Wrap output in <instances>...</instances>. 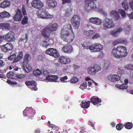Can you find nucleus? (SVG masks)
Wrapping results in <instances>:
<instances>
[{"instance_id":"obj_37","label":"nucleus","mask_w":133,"mask_h":133,"mask_svg":"<svg viewBox=\"0 0 133 133\" xmlns=\"http://www.w3.org/2000/svg\"><path fill=\"white\" fill-rule=\"evenodd\" d=\"M91 81H89L88 82V86L89 87H92V86L93 85H94L96 86L98 84L97 83L95 82L93 80H91Z\"/></svg>"},{"instance_id":"obj_8","label":"nucleus","mask_w":133,"mask_h":133,"mask_svg":"<svg viewBox=\"0 0 133 133\" xmlns=\"http://www.w3.org/2000/svg\"><path fill=\"white\" fill-rule=\"evenodd\" d=\"M71 21L74 28L76 29H77L80 26V24L78 16L77 15H74L72 18Z\"/></svg>"},{"instance_id":"obj_48","label":"nucleus","mask_w":133,"mask_h":133,"mask_svg":"<svg viewBox=\"0 0 133 133\" xmlns=\"http://www.w3.org/2000/svg\"><path fill=\"white\" fill-rule=\"evenodd\" d=\"M123 125L122 124H117L116 127V129L118 130H120L123 128Z\"/></svg>"},{"instance_id":"obj_7","label":"nucleus","mask_w":133,"mask_h":133,"mask_svg":"<svg viewBox=\"0 0 133 133\" xmlns=\"http://www.w3.org/2000/svg\"><path fill=\"white\" fill-rule=\"evenodd\" d=\"M35 113V110L31 107H26L23 112L24 117L28 116L30 117V118L33 117Z\"/></svg>"},{"instance_id":"obj_13","label":"nucleus","mask_w":133,"mask_h":133,"mask_svg":"<svg viewBox=\"0 0 133 133\" xmlns=\"http://www.w3.org/2000/svg\"><path fill=\"white\" fill-rule=\"evenodd\" d=\"M89 22L96 25H101L102 22V20L97 17H92L89 19Z\"/></svg>"},{"instance_id":"obj_34","label":"nucleus","mask_w":133,"mask_h":133,"mask_svg":"<svg viewBox=\"0 0 133 133\" xmlns=\"http://www.w3.org/2000/svg\"><path fill=\"white\" fill-rule=\"evenodd\" d=\"M11 54V55L8 57V59L12 61L16 57V52L15 51H12Z\"/></svg>"},{"instance_id":"obj_15","label":"nucleus","mask_w":133,"mask_h":133,"mask_svg":"<svg viewBox=\"0 0 133 133\" xmlns=\"http://www.w3.org/2000/svg\"><path fill=\"white\" fill-rule=\"evenodd\" d=\"M58 76L56 75H49L46 77L44 79V81L46 82L49 81L57 82L58 79Z\"/></svg>"},{"instance_id":"obj_28","label":"nucleus","mask_w":133,"mask_h":133,"mask_svg":"<svg viewBox=\"0 0 133 133\" xmlns=\"http://www.w3.org/2000/svg\"><path fill=\"white\" fill-rule=\"evenodd\" d=\"M10 16V13L5 11L0 13V17L2 18H8Z\"/></svg>"},{"instance_id":"obj_53","label":"nucleus","mask_w":133,"mask_h":133,"mask_svg":"<svg viewBox=\"0 0 133 133\" xmlns=\"http://www.w3.org/2000/svg\"><path fill=\"white\" fill-rule=\"evenodd\" d=\"M25 77V76L23 74H21L20 75H17V79H22Z\"/></svg>"},{"instance_id":"obj_57","label":"nucleus","mask_w":133,"mask_h":133,"mask_svg":"<svg viewBox=\"0 0 133 133\" xmlns=\"http://www.w3.org/2000/svg\"><path fill=\"white\" fill-rule=\"evenodd\" d=\"M118 44H119L118 39L114 41L112 43V45H114Z\"/></svg>"},{"instance_id":"obj_54","label":"nucleus","mask_w":133,"mask_h":133,"mask_svg":"<svg viewBox=\"0 0 133 133\" xmlns=\"http://www.w3.org/2000/svg\"><path fill=\"white\" fill-rule=\"evenodd\" d=\"M7 82L11 85H16L17 84V82L13 81H11L10 80H7Z\"/></svg>"},{"instance_id":"obj_44","label":"nucleus","mask_w":133,"mask_h":133,"mask_svg":"<svg viewBox=\"0 0 133 133\" xmlns=\"http://www.w3.org/2000/svg\"><path fill=\"white\" fill-rule=\"evenodd\" d=\"M28 18L26 16H24L22 21V23L25 25L28 22Z\"/></svg>"},{"instance_id":"obj_52","label":"nucleus","mask_w":133,"mask_h":133,"mask_svg":"<svg viewBox=\"0 0 133 133\" xmlns=\"http://www.w3.org/2000/svg\"><path fill=\"white\" fill-rule=\"evenodd\" d=\"M119 43H124L125 44L127 42L126 39L125 38H120L118 39Z\"/></svg>"},{"instance_id":"obj_61","label":"nucleus","mask_w":133,"mask_h":133,"mask_svg":"<svg viewBox=\"0 0 133 133\" xmlns=\"http://www.w3.org/2000/svg\"><path fill=\"white\" fill-rule=\"evenodd\" d=\"M4 62L2 60H0V68L4 66Z\"/></svg>"},{"instance_id":"obj_21","label":"nucleus","mask_w":133,"mask_h":133,"mask_svg":"<svg viewBox=\"0 0 133 133\" xmlns=\"http://www.w3.org/2000/svg\"><path fill=\"white\" fill-rule=\"evenodd\" d=\"M22 17V12L21 11L18 9L17 12L14 17V20L16 21H20Z\"/></svg>"},{"instance_id":"obj_51","label":"nucleus","mask_w":133,"mask_h":133,"mask_svg":"<svg viewBox=\"0 0 133 133\" xmlns=\"http://www.w3.org/2000/svg\"><path fill=\"white\" fill-rule=\"evenodd\" d=\"M78 79L75 77H73L70 80V82L71 83H74L77 82Z\"/></svg>"},{"instance_id":"obj_63","label":"nucleus","mask_w":133,"mask_h":133,"mask_svg":"<svg viewBox=\"0 0 133 133\" xmlns=\"http://www.w3.org/2000/svg\"><path fill=\"white\" fill-rule=\"evenodd\" d=\"M62 1L63 4L67 3H70L71 2V0H62Z\"/></svg>"},{"instance_id":"obj_58","label":"nucleus","mask_w":133,"mask_h":133,"mask_svg":"<svg viewBox=\"0 0 133 133\" xmlns=\"http://www.w3.org/2000/svg\"><path fill=\"white\" fill-rule=\"evenodd\" d=\"M96 11H97L100 13H103L104 12V11L102 9L99 8L97 6V8L96 9Z\"/></svg>"},{"instance_id":"obj_22","label":"nucleus","mask_w":133,"mask_h":133,"mask_svg":"<svg viewBox=\"0 0 133 133\" xmlns=\"http://www.w3.org/2000/svg\"><path fill=\"white\" fill-rule=\"evenodd\" d=\"M110 15L112 17H114L116 20L119 19L121 18L118 12L115 10H112L110 12Z\"/></svg>"},{"instance_id":"obj_6","label":"nucleus","mask_w":133,"mask_h":133,"mask_svg":"<svg viewBox=\"0 0 133 133\" xmlns=\"http://www.w3.org/2000/svg\"><path fill=\"white\" fill-rule=\"evenodd\" d=\"M103 25L104 29H106L114 27L115 24L112 19L106 18L103 20Z\"/></svg>"},{"instance_id":"obj_12","label":"nucleus","mask_w":133,"mask_h":133,"mask_svg":"<svg viewBox=\"0 0 133 133\" xmlns=\"http://www.w3.org/2000/svg\"><path fill=\"white\" fill-rule=\"evenodd\" d=\"M91 50L93 52H98L103 48V46L100 44L95 43L91 45Z\"/></svg>"},{"instance_id":"obj_32","label":"nucleus","mask_w":133,"mask_h":133,"mask_svg":"<svg viewBox=\"0 0 133 133\" xmlns=\"http://www.w3.org/2000/svg\"><path fill=\"white\" fill-rule=\"evenodd\" d=\"M94 33V31L92 30L85 31L84 32V34L87 36H92Z\"/></svg>"},{"instance_id":"obj_23","label":"nucleus","mask_w":133,"mask_h":133,"mask_svg":"<svg viewBox=\"0 0 133 133\" xmlns=\"http://www.w3.org/2000/svg\"><path fill=\"white\" fill-rule=\"evenodd\" d=\"M72 48L69 45H65L64 46L62 49V51L64 52L69 53H70L72 50Z\"/></svg>"},{"instance_id":"obj_59","label":"nucleus","mask_w":133,"mask_h":133,"mask_svg":"<svg viewBox=\"0 0 133 133\" xmlns=\"http://www.w3.org/2000/svg\"><path fill=\"white\" fill-rule=\"evenodd\" d=\"M68 78V77L66 76H65L64 77H61L60 78V79L62 81H64L66 80Z\"/></svg>"},{"instance_id":"obj_5","label":"nucleus","mask_w":133,"mask_h":133,"mask_svg":"<svg viewBox=\"0 0 133 133\" xmlns=\"http://www.w3.org/2000/svg\"><path fill=\"white\" fill-rule=\"evenodd\" d=\"M38 17L42 19H51L54 17L53 15L50 14L45 9H43L37 13Z\"/></svg>"},{"instance_id":"obj_24","label":"nucleus","mask_w":133,"mask_h":133,"mask_svg":"<svg viewBox=\"0 0 133 133\" xmlns=\"http://www.w3.org/2000/svg\"><path fill=\"white\" fill-rule=\"evenodd\" d=\"M24 69L25 72L28 73L32 70V67L31 65L26 63L23 62Z\"/></svg>"},{"instance_id":"obj_16","label":"nucleus","mask_w":133,"mask_h":133,"mask_svg":"<svg viewBox=\"0 0 133 133\" xmlns=\"http://www.w3.org/2000/svg\"><path fill=\"white\" fill-rule=\"evenodd\" d=\"M41 34L45 39L41 43V45L44 47H46L50 44L49 42V40L50 39V36H49V37H47L46 36H44L43 35L42 32Z\"/></svg>"},{"instance_id":"obj_55","label":"nucleus","mask_w":133,"mask_h":133,"mask_svg":"<svg viewBox=\"0 0 133 133\" xmlns=\"http://www.w3.org/2000/svg\"><path fill=\"white\" fill-rule=\"evenodd\" d=\"M123 28L121 27L118 28V29L116 30L117 32V33L119 35L123 31Z\"/></svg>"},{"instance_id":"obj_50","label":"nucleus","mask_w":133,"mask_h":133,"mask_svg":"<svg viewBox=\"0 0 133 133\" xmlns=\"http://www.w3.org/2000/svg\"><path fill=\"white\" fill-rule=\"evenodd\" d=\"M100 36V35L99 33H97L93 35L92 39H97L99 38Z\"/></svg>"},{"instance_id":"obj_14","label":"nucleus","mask_w":133,"mask_h":133,"mask_svg":"<svg viewBox=\"0 0 133 133\" xmlns=\"http://www.w3.org/2000/svg\"><path fill=\"white\" fill-rule=\"evenodd\" d=\"M121 77V76L118 75L112 74L109 75L107 78L109 81L114 82L119 81Z\"/></svg>"},{"instance_id":"obj_4","label":"nucleus","mask_w":133,"mask_h":133,"mask_svg":"<svg viewBox=\"0 0 133 133\" xmlns=\"http://www.w3.org/2000/svg\"><path fill=\"white\" fill-rule=\"evenodd\" d=\"M97 0H85L86 3L84 7L85 9L88 11H93L97 8L96 4L94 2Z\"/></svg>"},{"instance_id":"obj_11","label":"nucleus","mask_w":133,"mask_h":133,"mask_svg":"<svg viewBox=\"0 0 133 133\" xmlns=\"http://www.w3.org/2000/svg\"><path fill=\"white\" fill-rule=\"evenodd\" d=\"M46 54H48L55 58L58 57L59 56V53L54 48H49L46 51Z\"/></svg>"},{"instance_id":"obj_18","label":"nucleus","mask_w":133,"mask_h":133,"mask_svg":"<svg viewBox=\"0 0 133 133\" xmlns=\"http://www.w3.org/2000/svg\"><path fill=\"white\" fill-rule=\"evenodd\" d=\"M46 3L47 6L50 8H54L57 5L55 0H46Z\"/></svg>"},{"instance_id":"obj_62","label":"nucleus","mask_w":133,"mask_h":133,"mask_svg":"<svg viewBox=\"0 0 133 133\" xmlns=\"http://www.w3.org/2000/svg\"><path fill=\"white\" fill-rule=\"evenodd\" d=\"M130 26H127V27L124 28V29L125 31H129L130 29Z\"/></svg>"},{"instance_id":"obj_35","label":"nucleus","mask_w":133,"mask_h":133,"mask_svg":"<svg viewBox=\"0 0 133 133\" xmlns=\"http://www.w3.org/2000/svg\"><path fill=\"white\" fill-rule=\"evenodd\" d=\"M92 66L96 73L100 71L101 69V67L98 64H96Z\"/></svg>"},{"instance_id":"obj_47","label":"nucleus","mask_w":133,"mask_h":133,"mask_svg":"<svg viewBox=\"0 0 133 133\" xmlns=\"http://www.w3.org/2000/svg\"><path fill=\"white\" fill-rule=\"evenodd\" d=\"M33 74L36 76L39 75L41 74V72L39 69H37L36 71H33Z\"/></svg>"},{"instance_id":"obj_41","label":"nucleus","mask_w":133,"mask_h":133,"mask_svg":"<svg viewBox=\"0 0 133 133\" xmlns=\"http://www.w3.org/2000/svg\"><path fill=\"white\" fill-rule=\"evenodd\" d=\"M124 68L129 70H133V64H128L124 66Z\"/></svg>"},{"instance_id":"obj_29","label":"nucleus","mask_w":133,"mask_h":133,"mask_svg":"<svg viewBox=\"0 0 133 133\" xmlns=\"http://www.w3.org/2000/svg\"><path fill=\"white\" fill-rule=\"evenodd\" d=\"M23 54L22 52H19L18 53L17 56L13 61V62L15 63L20 60L23 57Z\"/></svg>"},{"instance_id":"obj_2","label":"nucleus","mask_w":133,"mask_h":133,"mask_svg":"<svg viewBox=\"0 0 133 133\" xmlns=\"http://www.w3.org/2000/svg\"><path fill=\"white\" fill-rule=\"evenodd\" d=\"M128 53L125 46L119 45L112 50L111 55L114 57L122 58L125 57Z\"/></svg>"},{"instance_id":"obj_9","label":"nucleus","mask_w":133,"mask_h":133,"mask_svg":"<svg viewBox=\"0 0 133 133\" xmlns=\"http://www.w3.org/2000/svg\"><path fill=\"white\" fill-rule=\"evenodd\" d=\"M31 4L33 7L39 9H41L44 6L43 2L39 0H33Z\"/></svg>"},{"instance_id":"obj_36","label":"nucleus","mask_w":133,"mask_h":133,"mask_svg":"<svg viewBox=\"0 0 133 133\" xmlns=\"http://www.w3.org/2000/svg\"><path fill=\"white\" fill-rule=\"evenodd\" d=\"M122 5L125 10H127L128 9V6L127 2L126 1H124L122 3Z\"/></svg>"},{"instance_id":"obj_19","label":"nucleus","mask_w":133,"mask_h":133,"mask_svg":"<svg viewBox=\"0 0 133 133\" xmlns=\"http://www.w3.org/2000/svg\"><path fill=\"white\" fill-rule=\"evenodd\" d=\"M91 102L94 105L99 104L101 102V100L97 96H93L90 99Z\"/></svg>"},{"instance_id":"obj_1","label":"nucleus","mask_w":133,"mask_h":133,"mask_svg":"<svg viewBox=\"0 0 133 133\" xmlns=\"http://www.w3.org/2000/svg\"><path fill=\"white\" fill-rule=\"evenodd\" d=\"M72 30L71 26L69 24L65 26L62 29L61 37L64 41L69 43L73 41L74 35Z\"/></svg>"},{"instance_id":"obj_60","label":"nucleus","mask_w":133,"mask_h":133,"mask_svg":"<svg viewBox=\"0 0 133 133\" xmlns=\"http://www.w3.org/2000/svg\"><path fill=\"white\" fill-rule=\"evenodd\" d=\"M48 123L49 124V126L52 128L53 129H55L56 126L54 125H53L52 124H50V121H49L48 122Z\"/></svg>"},{"instance_id":"obj_20","label":"nucleus","mask_w":133,"mask_h":133,"mask_svg":"<svg viewBox=\"0 0 133 133\" xmlns=\"http://www.w3.org/2000/svg\"><path fill=\"white\" fill-rule=\"evenodd\" d=\"M59 62L62 64H66L71 62V59L64 56H61L59 58Z\"/></svg>"},{"instance_id":"obj_49","label":"nucleus","mask_w":133,"mask_h":133,"mask_svg":"<svg viewBox=\"0 0 133 133\" xmlns=\"http://www.w3.org/2000/svg\"><path fill=\"white\" fill-rule=\"evenodd\" d=\"M1 48L2 50L5 52H7L8 51V50L6 48V46H5V45H1Z\"/></svg>"},{"instance_id":"obj_45","label":"nucleus","mask_w":133,"mask_h":133,"mask_svg":"<svg viewBox=\"0 0 133 133\" xmlns=\"http://www.w3.org/2000/svg\"><path fill=\"white\" fill-rule=\"evenodd\" d=\"M118 12L123 17H124L125 16L126 13L124 10L121 9H119L118 10Z\"/></svg>"},{"instance_id":"obj_42","label":"nucleus","mask_w":133,"mask_h":133,"mask_svg":"<svg viewBox=\"0 0 133 133\" xmlns=\"http://www.w3.org/2000/svg\"><path fill=\"white\" fill-rule=\"evenodd\" d=\"M82 46L84 48L87 49H89L91 50V45L89 46L88 45V44L87 43H84L82 44Z\"/></svg>"},{"instance_id":"obj_64","label":"nucleus","mask_w":133,"mask_h":133,"mask_svg":"<svg viewBox=\"0 0 133 133\" xmlns=\"http://www.w3.org/2000/svg\"><path fill=\"white\" fill-rule=\"evenodd\" d=\"M130 4L133 11V1H131L130 3Z\"/></svg>"},{"instance_id":"obj_38","label":"nucleus","mask_w":133,"mask_h":133,"mask_svg":"<svg viewBox=\"0 0 133 133\" xmlns=\"http://www.w3.org/2000/svg\"><path fill=\"white\" fill-rule=\"evenodd\" d=\"M30 56L28 54H26L24 57V62H28L30 58Z\"/></svg>"},{"instance_id":"obj_43","label":"nucleus","mask_w":133,"mask_h":133,"mask_svg":"<svg viewBox=\"0 0 133 133\" xmlns=\"http://www.w3.org/2000/svg\"><path fill=\"white\" fill-rule=\"evenodd\" d=\"M110 34L113 37H117L118 35L116 31L115 30H113L111 31L110 32Z\"/></svg>"},{"instance_id":"obj_17","label":"nucleus","mask_w":133,"mask_h":133,"mask_svg":"<svg viewBox=\"0 0 133 133\" xmlns=\"http://www.w3.org/2000/svg\"><path fill=\"white\" fill-rule=\"evenodd\" d=\"M25 84L28 86H32L31 89L32 90L36 91L37 89V88L35 86L36 84L35 81H27L25 82Z\"/></svg>"},{"instance_id":"obj_31","label":"nucleus","mask_w":133,"mask_h":133,"mask_svg":"<svg viewBox=\"0 0 133 133\" xmlns=\"http://www.w3.org/2000/svg\"><path fill=\"white\" fill-rule=\"evenodd\" d=\"M10 5V3L9 2L4 1L1 3V7L2 8H4L8 7Z\"/></svg>"},{"instance_id":"obj_27","label":"nucleus","mask_w":133,"mask_h":133,"mask_svg":"<svg viewBox=\"0 0 133 133\" xmlns=\"http://www.w3.org/2000/svg\"><path fill=\"white\" fill-rule=\"evenodd\" d=\"M17 75L16 74L13 72H9L7 74V77L9 78L17 79Z\"/></svg>"},{"instance_id":"obj_56","label":"nucleus","mask_w":133,"mask_h":133,"mask_svg":"<svg viewBox=\"0 0 133 133\" xmlns=\"http://www.w3.org/2000/svg\"><path fill=\"white\" fill-rule=\"evenodd\" d=\"M22 11L23 15H25L26 14V10L24 6L23 5V6L22 7Z\"/></svg>"},{"instance_id":"obj_26","label":"nucleus","mask_w":133,"mask_h":133,"mask_svg":"<svg viewBox=\"0 0 133 133\" xmlns=\"http://www.w3.org/2000/svg\"><path fill=\"white\" fill-rule=\"evenodd\" d=\"M0 28L3 29L9 30L10 28V26L8 23H2L0 24Z\"/></svg>"},{"instance_id":"obj_33","label":"nucleus","mask_w":133,"mask_h":133,"mask_svg":"<svg viewBox=\"0 0 133 133\" xmlns=\"http://www.w3.org/2000/svg\"><path fill=\"white\" fill-rule=\"evenodd\" d=\"M115 87L117 88L121 89H126L128 88V86L124 84H116L115 85Z\"/></svg>"},{"instance_id":"obj_10","label":"nucleus","mask_w":133,"mask_h":133,"mask_svg":"<svg viewBox=\"0 0 133 133\" xmlns=\"http://www.w3.org/2000/svg\"><path fill=\"white\" fill-rule=\"evenodd\" d=\"M4 39L6 41L11 42L13 41L15 39V35L13 32L9 31L8 33L3 35Z\"/></svg>"},{"instance_id":"obj_30","label":"nucleus","mask_w":133,"mask_h":133,"mask_svg":"<svg viewBox=\"0 0 133 133\" xmlns=\"http://www.w3.org/2000/svg\"><path fill=\"white\" fill-rule=\"evenodd\" d=\"M88 73L90 75H93L95 74L94 68L92 66L88 68L87 69Z\"/></svg>"},{"instance_id":"obj_40","label":"nucleus","mask_w":133,"mask_h":133,"mask_svg":"<svg viewBox=\"0 0 133 133\" xmlns=\"http://www.w3.org/2000/svg\"><path fill=\"white\" fill-rule=\"evenodd\" d=\"M5 46H6L7 49L8 51L11 50L13 48V46L12 44L10 43H7L5 44Z\"/></svg>"},{"instance_id":"obj_25","label":"nucleus","mask_w":133,"mask_h":133,"mask_svg":"<svg viewBox=\"0 0 133 133\" xmlns=\"http://www.w3.org/2000/svg\"><path fill=\"white\" fill-rule=\"evenodd\" d=\"M90 104V101H88L87 102L85 101H83L81 102V105L82 108L87 109L89 107Z\"/></svg>"},{"instance_id":"obj_39","label":"nucleus","mask_w":133,"mask_h":133,"mask_svg":"<svg viewBox=\"0 0 133 133\" xmlns=\"http://www.w3.org/2000/svg\"><path fill=\"white\" fill-rule=\"evenodd\" d=\"M132 124L131 122L127 123L125 125V128L128 129H131L132 128Z\"/></svg>"},{"instance_id":"obj_46","label":"nucleus","mask_w":133,"mask_h":133,"mask_svg":"<svg viewBox=\"0 0 133 133\" xmlns=\"http://www.w3.org/2000/svg\"><path fill=\"white\" fill-rule=\"evenodd\" d=\"M87 86V83H82L80 86L79 88L84 90V89H86Z\"/></svg>"},{"instance_id":"obj_3","label":"nucleus","mask_w":133,"mask_h":133,"mask_svg":"<svg viewBox=\"0 0 133 133\" xmlns=\"http://www.w3.org/2000/svg\"><path fill=\"white\" fill-rule=\"evenodd\" d=\"M58 25L57 23H50L49 26L43 28L42 30L43 35L46 37L50 36L51 32L56 31L58 29Z\"/></svg>"}]
</instances>
